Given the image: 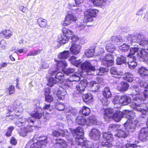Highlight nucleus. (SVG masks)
<instances>
[{
  "label": "nucleus",
  "instance_id": "nucleus-32",
  "mask_svg": "<svg viewBox=\"0 0 148 148\" xmlns=\"http://www.w3.org/2000/svg\"><path fill=\"white\" fill-rule=\"evenodd\" d=\"M110 72L113 77H117V76L121 75H123L122 72L118 71L116 68L114 67L111 68Z\"/></svg>",
  "mask_w": 148,
  "mask_h": 148
},
{
  "label": "nucleus",
  "instance_id": "nucleus-29",
  "mask_svg": "<svg viewBox=\"0 0 148 148\" xmlns=\"http://www.w3.org/2000/svg\"><path fill=\"white\" fill-rule=\"evenodd\" d=\"M123 112L125 113V117L128 119L133 120L132 119L135 116V113L133 111H129L127 110H124Z\"/></svg>",
  "mask_w": 148,
  "mask_h": 148
},
{
  "label": "nucleus",
  "instance_id": "nucleus-63",
  "mask_svg": "<svg viewBox=\"0 0 148 148\" xmlns=\"http://www.w3.org/2000/svg\"><path fill=\"white\" fill-rule=\"evenodd\" d=\"M53 97L50 94L46 95V96H45V101L48 102H51L53 101Z\"/></svg>",
  "mask_w": 148,
  "mask_h": 148
},
{
  "label": "nucleus",
  "instance_id": "nucleus-56",
  "mask_svg": "<svg viewBox=\"0 0 148 148\" xmlns=\"http://www.w3.org/2000/svg\"><path fill=\"white\" fill-rule=\"evenodd\" d=\"M28 50L27 48L23 47L22 48L18 49H16L14 53L17 54L18 53H25Z\"/></svg>",
  "mask_w": 148,
  "mask_h": 148
},
{
  "label": "nucleus",
  "instance_id": "nucleus-9",
  "mask_svg": "<svg viewBox=\"0 0 148 148\" xmlns=\"http://www.w3.org/2000/svg\"><path fill=\"white\" fill-rule=\"evenodd\" d=\"M42 109L39 108L38 110H35L32 112L30 114L31 117L29 118L26 121L29 124V126L32 127L34 125V123L35 119L34 118L36 119H40L42 116V113H40L39 112H42Z\"/></svg>",
  "mask_w": 148,
  "mask_h": 148
},
{
  "label": "nucleus",
  "instance_id": "nucleus-22",
  "mask_svg": "<svg viewBox=\"0 0 148 148\" xmlns=\"http://www.w3.org/2000/svg\"><path fill=\"white\" fill-rule=\"evenodd\" d=\"M54 145L55 148H66L68 144L64 140L59 139Z\"/></svg>",
  "mask_w": 148,
  "mask_h": 148
},
{
  "label": "nucleus",
  "instance_id": "nucleus-62",
  "mask_svg": "<svg viewBox=\"0 0 148 148\" xmlns=\"http://www.w3.org/2000/svg\"><path fill=\"white\" fill-rule=\"evenodd\" d=\"M85 27V25L82 23H80L77 24L76 26V28L77 30L80 31L84 29Z\"/></svg>",
  "mask_w": 148,
  "mask_h": 148
},
{
  "label": "nucleus",
  "instance_id": "nucleus-53",
  "mask_svg": "<svg viewBox=\"0 0 148 148\" xmlns=\"http://www.w3.org/2000/svg\"><path fill=\"white\" fill-rule=\"evenodd\" d=\"M139 143L138 141H135L133 144L128 143L126 144L125 145V148H135L138 146L137 144ZM123 148H125L124 147Z\"/></svg>",
  "mask_w": 148,
  "mask_h": 148
},
{
  "label": "nucleus",
  "instance_id": "nucleus-18",
  "mask_svg": "<svg viewBox=\"0 0 148 148\" xmlns=\"http://www.w3.org/2000/svg\"><path fill=\"white\" fill-rule=\"evenodd\" d=\"M89 135L92 139L97 140L100 137V132L97 129H93L91 130Z\"/></svg>",
  "mask_w": 148,
  "mask_h": 148
},
{
  "label": "nucleus",
  "instance_id": "nucleus-6",
  "mask_svg": "<svg viewBox=\"0 0 148 148\" xmlns=\"http://www.w3.org/2000/svg\"><path fill=\"white\" fill-rule=\"evenodd\" d=\"M76 122L77 124L82 125L85 124L89 125L96 124L97 121L94 115H92L87 119L82 116H79L76 119Z\"/></svg>",
  "mask_w": 148,
  "mask_h": 148
},
{
  "label": "nucleus",
  "instance_id": "nucleus-25",
  "mask_svg": "<svg viewBox=\"0 0 148 148\" xmlns=\"http://www.w3.org/2000/svg\"><path fill=\"white\" fill-rule=\"evenodd\" d=\"M77 58L74 56H72L69 59L70 63L78 67L82 62L81 60H77Z\"/></svg>",
  "mask_w": 148,
  "mask_h": 148
},
{
  "label": "nucleus",
  "instance_id": "nucleus-19",
  "mask_svg": "<svg viewBox=\"0 0 148 148\" xmlns=\"http://www.w3.org/2000/svg\"><path fill=\"white\" fill-rule=\"evenodd\" d=\"M125 113L119 110L116 111L115 113L112 115V118L116 122L119 121L121 118L123 117H125Z\"/></svg>",
  "mask_w": 148,
  "mask_h": 148
},
{
  "label": "nucleus",
  "instance_id": "nucleus-57",
  "mask_svg": "<svg viewBox=\"0 0 148 148\" xmlns=\"http://www.w3.org/2000/svg\"><path fill=\"white\" fill-rule=\"evenodd\" d=\"M113 56L110 53H108L106 55L104 58H101L100 60H101L102 63L103 61L108 60L109 59H113Z\"/></svg>",
  "mask_w": 148,
  "mask_h": 148
},
{
  "label": "nucleus",
  "instance_id": "nucleus-58",
  "mask_svg": "<svg viewBox=\"0 0 148 148\" xmlns=\"http://www.w3.org/2000/svg\"><path fill=\"white\" fill-rule=\"evenodd\" d=\"M55 107L59 111L63 110L65 106L64 104L59 103L56 105Z\"/></svg>",
  "mask_w": 148,
  "mask_h": 148
},
{
  "label": "nucleus",
  "instance_id": "nucleus-35",
  "mask_svg": "<svg viewBox=\"0 0 148 148\" xmlns=\"http://www.w3.org/2000/svg\"><path fill=\"white\" fill-rule=\"evenodd\" d=\"M138 73L142 76H148V70L145 67L142 66L138 69Z\"/></svg>",
  "mask_w": 148,
  "mask_h": 148
},
{
  "label": "nucleus",
  "instance_id": "nucleus-34",
  "mask_svg": "<svg viewBox=\"0 0 148 148\" xmlns=\"http://www.w3.org/2000/svg\"><path fill=\"white\" fill-rule=\"evenodd\" d=\"M89 85L91 87L92 90L95 92H97L99 88V84L94 81L90 82Z\"/></svg>",
  "mask_w": 148,
  "mask_h": 148
},
{
  "label": "nucleus",
  "instance_id": "nucleus-48",
  "mask_svg": "<svg viewBox=\"0 0 148 148\" xmlns=\"http://www.w3.org/2000/svg\"><path fill=\"white\" fill-rule=\"evenodd\" d=\"M127 45L125 43L123 44L121 46H120L119 47V50L123 52H125L128 50L130 48L129 46L130 45Z\"/></svg>",
  "mask_w": 148,
  "mask_h": 148
},
{
  "label": "nucleus",
  "instance_id": "nucleus-16",
  "mask_svg": "<svg viewBox=\"0 0 148 148\" xmlns=\"http://www.w3.org/2000/svg\"><path fill=\"white\" fill-rule=\"evenodd\" d=\"M57 127H59V129L58 131L55 130L53 132V134L55 137H58L61 135L63 136V134L66 135H68L69 134H68L67 130H62V129L63 127V125L62 124H60L58 125H57Z\"/></svg>",
  "mask_w": 148,
  "mask_h": 148
},
{
  "label": "nucleus",
  "instance_id": "nucleus-33",
  "mask_svg": "<svg viewBox=\"0 0 148 148\" xmlns=\"http://www.w3.org/2000/svg\"><path fill=\"white\" fill-rule=\"evenodd\" d=\"M96 6H103L106 4V0H90Z\"/></svg>",
  "mask_w": 148,
  "mask_h": 148
},
{
  "label": "nucleus",
  "instance_id": "nucleus-36",
  "mask_svg": "<svg viewBox=\"0 0 148 148\" xmlns=\"http://www.w3.org/2000/svg\"><path fill=\"white\" fill-rule=\"evenodd\" d=\"M116 106H115V107ZM114 109L111 108H107L105 109L104 111V114L105 116H107L108 118L112 117V113L115 110L116 111L115 108Z\"/></svg>",
  "mask_w": 148,
  "mask_h": 148
},
{
  "label": "nucleus",
  "instance_id": "nucleus-54",
  "mask_svg": "<svg viewBox=\"0 0 148 148\" xmlns=\"http://www.w3.org/2000/svg\"><path fill=\"white\" fill-rule=\"evenodd\" d=\"M94 52V50L93 49H88L86 51L85 55L87 57H91L93 56Z\"/></svg>",
  "mask_w": 148,
  "mask_h": 148
},
{
  "label": "nucleus",
  "instance_id": "nucleus-41",
  "mask_svg": "<svg viewBox=\"0 0 148 148\" xmlns=\"http://www.w3.org/2000/svg\"><path fill=\"white\" fill-rule=\"evenodd\" d=\"M108 71V69L107 68L101 67L99 69V70H96V73H94V74L95 75H103L104 72H107Z\"/></svg>",
  "mask_w": 148,
  "mask_h": 148
},
{
  "label": "nucleus",
  "instance_id": "nucleus-30",
  "mask_svg": "<svg viewBox=\"0 0 148 148\" xmlns=\"http://www.w3.org/2000/svg\"><path fill=\"white\" fill-rule=\"evenodd\" d=\"M120 101L122 105H125L131 102V99L128 96L124 95L121 96Z\"/></svg>",
  "mask_w": 148,
  "mask_h": 148
},
{
  "label": "nucleus",
  "instance_id": "nucleus-10",
  "mask_svg": "<svg viewBox=\"0 0 148 148\" xmlns=\"http://www.w3.org/2000/svg\"><path fill=\"white\" fill-rule=\"evenodd\" d=\"M82 70V72H84V75L90 74L89 73L95 70V68L94 66L92 64V63L89 61H87L82 63L81 65Z\"/></svg>",
  "mask_w": 148,
  "mask_h": 148
},
{
  "label": "nucleus",
  "instance_id": "nucleus-60",
  "mask_svg": "<svg viewBox=\"0 0 148 148\" xmlns=\"http://www.w3.org/2000/svg\"><path fill=\"white\" fill-rule=\"evenodd\" d=\"M41 51V50H36L33 52L30 51L27 55V56H34L39 54Z\"/></svg>",
  "mask_w": 148,
  "mask_h": 148
},
{
  "label": "nucleus",
  "instance_id": "nucleus-55",
  "mask_svg": "<svg viewBox=\"0 0 148 148\" xmlns=\"http://www.w3.org/2000/svg\"><path fill=\"white\" fill-rule=\"evenodd\" d=\"M7 46V43L5 41L0 38V50L5 49Z\"/></svg>",
  "mask_w": 148,
  "mask_h": 148
},
{
  "label": "nucleus",
  "instance_id": "nucleus-3",
  "mask_svg": "<svg viewBox=\"0 0 148 148\" xmlns=\"http://www.w3.org/2000/svg\"><path fill=\"white\" fill-rule=\"evenodd\" d=\"M82 74L75 72L73 74L70 75V77L68 78L67 80L64 81L62 85V87H60L56 94V96L58 99L60 100H62L64 99V96L67 92L65 89H63L64 87L66 88H72L75 86L76 82L79 81L80 79V76Z\"/></svg>",
  "mask_w": 148,
  "mask_h": 148
},
{
  "label": "nucleus",
  "instance_id": "nucleus-20",
  "mask_svg": "<svg viewBox=\"0 0 148 148\" xmlns=\"http://www.w3.org/2000/svg\"><path fill=\"white\" fill-rule=\"evenodd\" d=\"M87 82L86 79L81 80L80 82L76 86V88L79 92L82 93L83 92L86 87L87 85Z\"/></svg>",
  "mask_w": 148,
  "mask_h": 148
},
{
  "label": "nucleus",
  "instance_id": "nucleus-44",
  "mask_svg": "<svg viewBox=\"0 0 148 148\" xmlns=\"http://www.w3.org/2000/svg\"><path fill=\"white\" fill-rule=\"evenodd\" d=\"M121 98V96H117L115 97L113 99V102L114 104L115 105L116 104L118 105V106H117L116 107V108L120 107L121 105V102L120 101Z\"/></svg>",
  "mask_w": 148,
  "mask_h": 148
},
{
  "label": "nucleus",
  "instance_id": "nucleus-15",
  "mask_svg": "<svg viewBox=\"0 0 148 148\" xmlns=\"http://www.w3.org/2000/svg\"><path fill=\"white\" fill-rule=\"evenodd\" d=\"M138 138L142 141H145L148 139V127L142 128L140 130Z\"/></svg>",
  "mask_w": 148,
  "mask_h": 148
},
{
  "label": "nucleus",
  "instance_id": "nucleus-11",
  "mask_svg": "<svg viewBox=\"0 0 148 148\" xmlns=\"http://www.w3.org/2000/svg\"><path fill=\"white\" fill-rule=\"evenodd\" d=\"M77 17L72 13H68L65 16L64 21L61 23V25L64 27L68 26L76 21Z\"/></svg>",
  "mask_w": 148,
  "mask_h": 148
},
{
  "label": "nucleus",
  "instance_id": "nucleus-8",
  "mask_svg": "<svg viewBox=\"0 0 148 148\" xmlns=\"http://www.w3.org/2000/svg\"><path fill=\"white\" fill-rule=\"evenodd\" d=\"M55 60L56 62L58 69L60 70H61L65 74L68 75L74 71V69H73L69 68L66 70L64 69V68L67 66V62L65 60L59 61L55 59Z\"/></svg>",
  "mask_w": 148,
  "mask_h": 148
},
{
  "label": "nucleus",
  "instance_id": "nucleus-37",
  "mask_svg": "<svg viewBox=\"0 0 148 148\" xmlns=\"http://www.w3.org/2000/svg\"><path fill=\"white\" fill-rule=\"evenodd\" d=\"M58 38L59 42L60 43L63 44H65L70 39H71V38L63 34L59 36Z\"/></svg>",
  "mask_w": 148,
  "mask_h": 148
},
{
  "label": "nucleus",
  "instance_id": "nucleus-2",
  "mask_svg": "<svg viewBox=\"0 0 148 148\" xmlns=\"http://www.w3.org/2000/svg\"><path fill=\"white\" fill-rule=\"evenodd\" d=\"M141 82L140 84L141 86L140 88L136 85L133 86V90L135 92V93L134 92L132 95L133 101L131 103L130 106L138 111H140L141 114V117L144 118L147 111L148 110V108L145 109L143 108L146 106V104H139L141 100H143L141 96L142 92V89L141 88L143 86L140 85Z\"/></svg>",
  "mask_w": 148,
  "mask_h": 148
},
{
  "label": "nucleus",
  "instance_id": "nucleus-64",
  "mask_svg": "<svg viewBox=\"0 0 148 148\" xmlns=\"http://www.w3.org/2000/svg\"><path fill=\"white\" fill-rule=\"evenodd\" d=\"M66 119L69 124H71L72 123L73 121L71 115H66Z\"/></svg>",
  "mask_w": 148,
  "mask_h": 148
},
{
  "label": "nucleus",
  "instance_id": "nucleus-39",
  "mask_svg": "<svg viewBox=\"0 0 148 148\" xmlns=\"http://www.w3.org/2000/svg\"><path fill=\"white\" fill-rule=\"evenodd\" d=\"M70 52L69 51H65L60 53L58 56L59 59H66L69 56Z\"/></svg>",
  "mask_w": 148,
  "mask_h": 148
},
{
  "label": "nucleus",
  "instance_id": "nucleus-45",
  "mask_svg": "<svg viewBox=\"0 0 148 148\" xmlns=\"http://www.w3.org/2000/svg\"><path fill=\"white\" fill-rule=\"evenodd\" d=\"M102 63L105 66H110L114 64V61L113 59H109L108 60L103 61Z\"/></svg>",
  "mask_w": 148,
  "mask_h": 148
},
{
  "label": "nucleus",
  "instance_id": "nucleus-42",
  "mask_svg": "<svg viewBox=\"0 0 148 148\" xmlns=\"http://www.w3.org/2000/svg\"><path fill=\"white\" fill-rule=\"evenodd\" d=\"M37 23L39 26L41 27H44L47 25L46 20L42 18H39L37 20Z\"/></svg>",
  "mask_w": 148,
  "mask_h": 148
},
{
  "label": "nucleus",
  "instance_id": "nucleus-1",
  "mask_svg": "<svg viewBox=\"0 0 148 148\" xmlns=\"http://www.w3.org/2000/svg\"><path fill=\"white\" fill-rule=\"evenodd\" d=\"M144 36L141 34L139 33L137 35L128 34L125 36L124 38V41L131 45L130 49L127 57H134L133 55L135 53L140 50L139 47L135 44L136 43H138L140 49H147L148 50V39L147 40H144Z\"/></svg>",
  "mask_w": 148,
  "mask_h": 148
},
{
  "label": "nucleus",
  "instance_id": "nucleus-47",
  "mask_svg": "<svg viewBox=\"0 0 148 148\" xmlns=\"http://www.w3.org/2000/svg\"><path fill=\"white\" fill-rule=\"evenodd\" d=\"M1 34L3 35L4 37L8 38L12 35V33L11 30L7 29L3 30Z\"/></svg>",
  "mask_w": 148,
  "mask_h": 148
},
{
  "label": "nucleus",
  "instance_id": "nucleus-21",
  "mask_svg": "<svg viewBox=\"0 0 148 148\" xmlns=\"http://www.w3.org/2000/svg\"><path fill=\"white\" fill-rule=\"evenodd\" d=\"M128 62V66L130 69H134L137 66L135 57H129Z\"/></svg>",
  "mask_w": 148,
  "mask_h": 148
},
{
  "label": "nucleus",
  "instance_id": "nucleus-14",
  "mask_svg": "<svg viewBox=\"0 0 148 148\" xmlns=\"http://www.w3.org/2000/svg\"><path fill=\"white\" fill-rule=\"evenodd\" d=\"M137 123V120L128 119L124 124V127L125 129L127 130L132 131L135 129Z\"/></svg>",
  "mask_w": 148,
  "mask_h": 148
},
{
  "label": "nucleus",
  "instance_id": "nucleus-31",
  "mask_svg": "<svg viewBox=\"0 0 148 148\" xmlns=\"http://www.w3.org/2000/svg\"><path fill=\"white\" fill-rule=\"evenodd\" d=\"M123 78L125 80L130 82H132L134 79L133 75L129 72L125 73Z\"/></svg>",
  "mask_w": 148,
  "mask_h": 148
},
{
  "label": "nucleus",
  "instance_id": "nucleus-50",
  "mask_svg": "<svg viewBox=\"0 0 148 148\" xmlns=\"http://www.w3.org/2000/svg\"><path fill=\"white\" fill-rule=\"evenodd\" d=\"M78 41V42L82 44H83L84 43V40L83 37L79 38L77 36H74L73 38L72 41L75 43V41Z\"/></svg>",
  "mask_w": 148,
  "mask_h": 148
},
{
  "label": "nucleus",
  "instance_id": "nucleus-38",
  "mask_svg": "<svg viewBox=\"0 0 148 148\" xmlns=\"http://www.w3.org/2000/svg\"><path fill=\"white\" fill-rule=\"evenodd\" d=\"M103 95L106 98H109L111 97L112 94L110 88L108 87H106L103 91Z\"/></svg>",
  "mask_w": 148,
  "mask_h": 148
},
{
  "label": "nucleus",
  "instance_id": "nucleus-7",
  "mask_svg": "<svg viewBox=\"0 0 148 148\" xmlns=\"http://www.w3.org/2000/svg\"><path fill=\"white\" fill-rule=\"evenodd\" d=\"M55 78L57 80H55L53 77H50L49 80V83L48 85L49 86L51 87L53 86L54 84H56L58 82V83L61 84L64 82V74L62 72H58L56 75L55 77Z\"/></svg>",
  "mask_w": 148,
  "mask_h": 148
},
{
  "label": "nucleus",
  "instance_id": "nucleus-28",
  "mask_svg": "<svg viewBox=\"0 0 148 148\" xmlns=\"http://www.w3.org/2000/svg\"><path fill=\"white\" fill-rule=\"evenodd\" d=\"M98 12V10L95 9H90L85 12V15H88L91 17H95Z\"/></svg>",
  "mask_w": 148,
  "mask_h": 148
},
{
  "label": "nucleus",
  "instance_id": "nucleus-51",
  "mask_svg": "<svg viewBox=\"0 0 148 148\" xmlns=\"http://www.w3.org/2000/svg\"><path fill=\"white\" fill-rule=\"evenodd\" d=\"M106 49L107 51L112 53L115 49V47L112 44L110 43L107 45Z\"/></svg>",
  "mask_w": 148,
  "mask_h": 148
},
{
  "label": "nucleus",
  "instance_id": "nucleus-4",
  "mask_svg": "<svg viewBox=\"0 0 148 148\" xmlns=\"http://www.w3.org/2000/svg\"><path fill=\"white\" fill-rule=\"evenodd\" d=\"M37 136L35 135L33 138L27 144L25 148H41L47 144V137L42 136L36 139Z\"/></svg>",
  "mask_w": 148,
  "mask_h": 148
},
{
  "label": "nucleus",
  "instance_id": "nucleus-23",
  "mask_svg": "<svg viewBox=\"0 0 148 148\" xmlns=\"http://www.w3.org/2000/svg\"><path fill=\"white\" fill-rule=\"evenodd\" d=\"M62 34L71 38L73 40V38L75 35H73V32L68 28L63 27L62 29Z\"/></svg>",
  "mask_w": 148,
  "mask_h": 148
},
{
  "label": "nucleus",
  "instance_id": "nucleus-43",
  "mask_svg": "<svg viewBox=\"0 0 148 148\" xmlns=\"http://www.w3.org/2000/svg\"><path fill=\"white\" fill-rule=\"evenodd\" d=\"M32 129L30 128L29 129L25 128H21L19 132V134L21 136H25L27 135L28 132L32 131Z\"/></svg>",
  "mask_w": 148,
  "mask_h": 148
},
{
  "label": "nucleus",
  "instance_id": "nucleus-12",
  "mask_svg": "<svg viewBox=\"0 0 148 148\" xmlns=\"http://www.w3.org/2000/svg\"><path fill=\"white\" fill-rule=\"evenodd\" d=\"M102 135L103 137L108 141H106V142H102L101 144L102 146L108 148L111 147L112 145L110 142L113 141V138L111 132H103Z\"/></svg>",
  "mask_w": 148,
  "mask_h": 148
},
{
  "label": "nucleus",
  "instance_id": "nucleus-40",
  "mask_svg": "<svg viewBox=\"0 0 148 148\" xmlns=\"http://www.w3.org/2000/svg\"><path fill=\"white\" fill-rule=\"evenodd\" d=\"M126 58L123 56L117 57L116 59V64L118 65H121L126 62Z\"/></svg>",
  "mask_w": 148,
  "mask_h": 148
},
{
  "label": "nucleus",
  "instance_id": "nucleus-46",
  "mask_svg": "<svg viewBox=\"0 0 148 148\" xmlns=\"http://www.w3.org/2000/svg\"><path fill=\"white\" fill-rule=\"evenodd\" d=\"M112 41L115 44L119 45L120 42L123 41L122 38L120 36L117 37L116 36H113L112 37Z\"/></svg>",
  "mask_w": 148,
  "mask_h": 148
},
{
  "label": "nucleus",
  "instance_id": "nucleus-17",
  "mask_svg": "<svg viewBox=\"0 0 148 148\" xmlns=\"http://www.w3.org/2000/svg\"><path fill=\"white\" fill-rule=\"evenodd\" d=\"M82 46L81 45L76 44L73 42H71V45L70 48V51L72 54L77 55L80 52Z\"/></svg>",
  "mask_w": 148,
  "mask_h": 148
},
{
  "label": "nucleus",
  "instance_id": "nucleus-59",
  "mask_svg": "<svg viewBox=\"0 0 148 148\" xmlns=\"http://www.w3.org/2000/svg\"><path fill=\"white\" fill-rule=\"evenodd\" d=\"M93 20L92 17L88 15H85L83 21L84 23H87L89 22H92Z\"/></svg>",
  "mask_w": 148,
  "mask_h": 148
},
{
  "label": "nucleus",
  "instance_id": "nucleus-49",
  "mask_svg": "<svg viewBox=\"0 0 148 148\" xmlns=\"http://www.w3.org/2000/svg\"><path fill=\"white\" fill-rule=\"evenodd\" d=\"M81 110L82 114L86 116L88 115L90 112L89 108L85 106L82 107Z\"/></svg>",
  "mask_w": 148,
  "mask_h": 148
},
{
  "label": "nucleus",
  "instance_id": "nucleus-27",
  "mask_svg": "<svg viewBox=\"0 0 148 148\" xmlns=\"http://www.w3.org/2000/svg\"><path fill=\"white\" fill-rule=\"evenodd\" d=\"M93 97L90 93L85 94L83 95V99L84 102L87 103H91L93 101Z\"/></svg>",
  "mask_w": 148,
  "mask_h": 148
},
{
  "label": "nucleus",
  "instance_id": "nucleus-5",
  "mask_svg": "<svg viewBox=\"0 0 148 148\" xmlns=\"http://www.w3.org/2000/svg\"><path fill=\"white\" fill-rule=\"evenodd\" d=\"M21 104L18 101H15L13 103V104L11 108L10 107V109L9 108L8 110L9 112H11L13 111H14L17 114H12L10 115H7L6 117V119L8 121L13 119L16 117V116H19V114H21L23 111V108ZM9 108V107H8Z\"/></svg>",
  "mask_w": 148,
  "mask_h": 148
},
{
  "label": "nucleus",
  "instance_id": "nucleus-13",
  "mask_svg": "<svg viewBox=\"0 0 148 148\" xmlns=\"http://www.w3.org/2000/svg\"><path fill=\"white\" fill-rule=\"evenodd\" d=\"M145 49L138 50L137 53V57L139 61L145 62L148 64V54L145 51Z\"/></svg>",
  "mask_w": 148,
  "mask_h": 148
},
{
  "label": "nucleus",
  "instance_id": "nucleus-26",
  "mask_svg": "<svg viewBox=\"0 0 148 148\" xmlns=\"http://www.w3.org/2000/svg\"><path fill=\"white\" fill-rule=\"evenodd\" d=\"M128 134V131H124L123 130L119 129L117 131L116 134L115 136L118 137L126 138Z\"/></svg>",
  "mask_w": 148,
  "mask_h": 148
},
{
  "label": "nucleus",
  "instance_id": "nucleus-61",
  "mask_svg": "<svg viewBox=\"0 0 148 148\" xmlns=\"http://www.w3.org/2000/svg\"><path fill=\"white\" fill-rule=\"evenodd\" d=\"M14 129V127L12 126L8 127V129L7 132L5 134L6 136H10Z\"/></svg>",
  "mask_w": 148,
  "mask_h": 148
},
{
  "label": "nucleus",
  "instance_id": "nucleus-24",
  "mask_svg": "<svg viewBox=\"0 0 148 148\" xmlns=\"http://www.w3.org/2000/svg\"><path fill=\"white\" fill-rule=\"evenodd\" d=\"M129 87V85L128 83L125 82H122L118 85L117 89L120 91H125L128 89Z\"/></svg>",
  "mask_w": 148,
  "mask_h": 148
},
{
  "label": "nucleus",
  "instance_id": "nucleus-52",
  "mask_svg": "<svg viewBox=\"0 0 148 148\" xmlns=\"http://www.w3.org/2000/svg\"><path fill=\"white\" fill-rule=\"evenodd\" d=\"M6 91L7 94L8 95H11L14 92L15 88L14 86L11 85L6 89Z\"/></svg>",
  "mask_w": 148,
  "mask_h": 148
}]
</instances>
